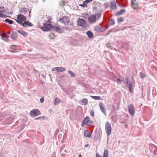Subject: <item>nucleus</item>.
I'll use <instances>...</instances> for the list:
<instances>
[{
	"label": "nucleus",
	"instance_id": "1",
	"mask_svg": "<svg viewBox=\"0 0 157 157\" xmlns=\"http://www.w3.org/2000/svg\"><path fill=\"white\" fill-rule=\"evenodd\" d=\"M101 15V13L96 14L95 15H91L88 18V20L90 23H93L95 22L97 20H98L100 18Z\"/></svg>",
	"mask_w": 157,
	"mask_h": 157
},
{
	"label": "nucleus",
	"instance_id": "2",
	"mask_svg": "<svg viewBox=\"0 0 157 157\" xmlns=\"http://www.w3.org/2000/svg\"><path fill=\"white\" fill-rule=\"evenodd\" d=\"M117 80L120 82L122 81L125 84V86L129 88L130 90L129 92L131 93L132 91L133 84L131 82L129 81L128 79L127 78H125V79H123L122 81L119 78H118L117 79Z\"/></svg>",
	"mask_w": 157,
	"mask_h": 157
},
{
	"label": "nucleus",
	"instance_id": "3",
	"mask_svg": "<svg viewBox=\"0 0 157 157\" xmlns=\"http://www.w3.org/2000/svg\"><path fill=\"white\" fill-rule=\"evenodd\" d=\"M50 19L43 23V26L41 27V29L44 31H48L52 29V26L51 24Z\"/></svg>",
	"mask_w": 157,
	"mask_h": 157
},
{
	"label": "nucleus",
	"instance_id": "4",
	"mask_svg": "<svg viewBox=\"0 0 157 157\" xmlns=\"http://www.w3.org/2000/svg\"><path fill=\"white\" fill-rule=\"evenodd\" d=\"M17 19L15 20L16 21L21 25L26 20V17L22 14H20L17 15Z\"/></svg>",
	"mask_w": 157,
	"mask_h": 157
},
{
	"label": "nucleus",
	"instance_id": "5",
	"mask_svg": "<svg viewBox=\"0 0 157 157\" xmlns=\"http://www.w3.org/2000/svg\"><path fill=\"white\" fill-rule=\"evenodd\" d=\"M105 129L108 136H110L111 134V124L108 122L106 123Z\"/></svg>",
	"mask_w": 157,
	"mask_h": 157
},
{
	"label": "nucleus",
	"instance_id": "6",
	"mask_svg": "<svg viewBox=\"0 0 157 157\" xmlns=\"http://www.w3.org/2000/svg\"><path fill=\"white\" fill-rule=\"evenodd\" d=\"M128 112L132 116H133L135 113V109L134 108L133 105L131 104L128 105Z\"/></svg>",
	"mask_w": 157,
	"mask_h": 157
},
{
	"label": "nucleus",
	"instance_id": "7",
	"mask_svg": "<svg viewBox=\"0 0 157 157\" xmlns=\"http://www.w3.org/2000/svg\"><path fill=\"white\" fill-rule=\"evenodd\" d=\"M77 23L78 25L80 26L85 27L86 24L85 21L82 18H79Z\"/></svg>",
	"mask_w": 157,
	"mask_h": 157
},
{
	"label": "nucleus",
	"instance_id": "8",
	"mask_svg": "<svg viewBox=\"0 0 157 157\" xmlns=\"http://www.w3.org/2000/svg\"><path fill=\"white\" fill-rule=\"evenodd\" d=\"M59 21L61 23H63L66 24L68 23L69 19V17H64L62 18L59 19Z\"/></svg>",
	"mask_w": 157,
	"mask_h": 157
},
{
	"label": "nucleus",
	"instance_id": "9",
	"mask_svg": "<svg viewBox=\"0 0 157 157\" xmlns=\"http://www.w3.org/2000/svg\"><path fill=\"white\" fill-rule=\"evenodd\" d=\"M65 70V68L62 67H54L52 69V71H57L59 72H61L63 71H64Z\"/></svg>",
	"mask_w": 157,
	"mask_h": 157
},
{
	"label": "nucleus",
	"instance_id": "10",
	"mask_svg": "<svg viewBox=\"0 0 157 157\" xmlns=\"http://www.w3.org/2000/svg\"><path fill=\"white\" fill-rule=\"evenodd\" d=\"M117 2L115 0H113L111 2L110 4V8L112 10H114L117 9L116 5Z\"/></svg>",
	"mask_w": 157,
	"mask_h": 157
},
{
	"label": "nucleus",
	"instance_id": "11",
	"mask_svg": "<svg viewBox=\"0 0 157 157\" xmlns=\"http://www.w3.org/2000/svg\"><path fill=\"white\" fill-rule=\"evenodd\" d=\"M21 25L24 27H27L29 26L31 27L33 26V25L31 23L26 21L22 23Z\"/></svg>",
	"mask_w": 157,
	"mask_h": 157
},
{
	"label": "nucleus",
	"instance_id": "12",
	"mask_svg": "<svg viewBox=\"0 0 157 157\" xmlns=\"http://www.w3.org/2000/svg\"><path fill=\"white\" fill-rule=\"evenodd\" d=\"M31 115L33 116H37L40 115V112L37 109H33L31 111Z\"/></svg>",
	"mask_w": 157,
	"mask_h": 157
},
{
	"label": "nucleus",
	"instance_id": "13",
	"mask_svg": "<svg viewBox=\"0 0 157 157\" xmlns=\"http://www.w3.org/2000/svg\"><path fill=\"white\" fill-rule=\"evenodd\" d=\"M99 106L101 110L105 115H106V109L103 103L100 102L99 103Z\"/></svg>",
	"mask_w": 157,
	"mask_h": 157
},
{
	"label": "nucleus",
	"instance_id": "14",
	"mask_svg": "<svg viewBox=\"0 0 157 157\" xmlns=\"http://www.w3.org/2000/svg\"><path fill=\"white\" fill-rule=\"evenodd\" d=\"M17 30L18 33L24 37H26L28 35V33H27L21 29H18Z\"/></svg>",
	"mask_w": 157,
	"mask_h": 157
},
{
	"label": "nucleus",
	"instance_id": "15",
	"mask_svg": "<svg viewBox=\"0 0 157 157\" xmlns=\"http://www.w3.org/2000/svg\"><path fill=\"white\" fill-rule=\"evenodd\" d=\"M109 156V151L107 150H105L103 153V157H108ZM96 157H101L100 154L98 153L96 154Z\"/></svg>",
	"mask_w": 157,
	"mask_h": 157
},
{
	"label": "nucleus",
	"instance_id": "16",
	"mask_svg": "<svg viewBox=\"0 0 157 157\" xmlns=\"http://www.w3.org/2000/svg\"><path fill=\"white\" fill-rule=\"evenodd\" d=\"M84 121H85L86 125L88 126H90L92 123V121H90L89 117H85Z\"/></svg>",
	"mask_w": 157,
	"mask_h": 157
},
{
	"label": "nucleus",
	"instance_id": "17",
	"mask_svg": "<svg viewBox=\"0 0 157 157\" xmlns=\"http://www.w3.org/2000/svg\"><path fill=\"white\" fill-rule=\"evenodd\" d=\"M131 6L134 9H136L139 8V5L137 3H135L134 1H131Z\"/></svg>",
	"mask_w": 157,
	"mask_h": 157
},
{
	"label": "nucleus",
	"instance_id": "18",
	"mask_svg": "<svg viewBox=\"0 0 157 157\" xmlns=\"http://www.w3.org/2000/svg\"><path fill=\"white\" fill-rule=\"evenodd\" d=\"M18 36L16 33L13 32L10 36V37L13 40H15L17 38Z\"/></svg>",
	"mask_w": 157,
	"mask_h": 157
},
{
	"label": "nucleus",
	"instance_id": "19",
	"mask_svg": "<svg viewBox=\"0 0 157 157\" xmlns=\"http://www.w3.org/2000/svg\"><path fill=\"white\" fill-rule=\"evenodd\" d=\"M52 29H53V30L56 31V32L59 33H61L63 32L62 29L59 27H56L55 26H52Z\"/></svg>",
	"mask_w": 157,
	"mask_h": 157
},
{
	"label": "nucleus",
	"instance_id": "20",
	"mask_svg": "<svg viewBox=\"0 0 157 157\" xmlns=\"http://www.w3.org/2000/svg\"><path fill=\"white\" fill-rule=\"evenodd\" d=\"M88 37L90 38H92L94 36V34L90 31L89 30L87 31L86 33Z\"/></svg>",
	"mask_w": 157,
	"mask_h": 157
},
{
	"label": "nucleus",
	"instance_id": "21",
	"mask_svg": "<svg viewBox=\"0 0 157 157\" xmlns=\"http://www.w3.org/2000/svg\"><path fill=\"white\" fill-rule=\"evenodd\" d=\"M125 12V9H121L120 11L117 12L116 13V15L117 16L120 15L124 13Z\"/></svg>",
	"mask_w": 157,
	"mask_h": 157
},
{
	"label": "nucleus",
	"instance_id": "22",
	"mask_svg": "<svg viewBox=\"0 0 157 157\" xmlns=\"http://www.w3.org/2000/svg\"><path fill=\"white\" fill-rule=\"evenodd\" d=\"M84 135L85 136L88 138H90L91 137L90 134L88 130H86L84 132Z\"/></svg>",
	"mask_w": 157,
	"mask_h": 157
},
{
	"label": "nucleus",
	"instance_id": "23",
	"mask_svg": "<svg viewBox=\"0 0 157 157\" xmlns=\"http://www.w3.org/2000/svg\"><path fill=\"white\" fill-rule=\"evenodd\" d=\"M60 100L58 98H55L54 104L55 105H57L60 102Z\"/></svg>",
	"mask_w": 157,
	"mask_h": 157
},
{
	"label": "nucleus",
	"instance_id": "24",
	"mask_svg": "<svg viewBox=\"0 0 157 157\" xmlns=\"http://www.w3.org/2000/svg\"><path fill=\"white\" fill-rule=\"evenodd\" d=\"M68 74L71 75V77H74L76 76V74L74 73L73 72L71 71H68Z\"/></svg>",
	"mask_w": 157,
	"mask_h": 157
},
{
	"label": "nucleus",
	"instance_id": "25",
	"mask_svg": "<svg viewBox=\"0 0 157 157\" xmlns=\"http://www.w3.org/2000/svg\"><path fill=\"white\" fill-rule=\"evenodd\" d=\"M27 9L26 8H22L21 9L20 12L21 13L26 14L27 12Z\"/></svg>",
	"mask_w": 157,
	"mask_h": 157
},
{
	"label": "nucleus",
	"instance_id": "26",
	"mask_svg": "<svg viewBox=\"0 0 157 157\" xmlns=\"http://www.w3.org/2000/svg\"><path fill=\"white\" fill-rule=\"evenodd\" d=\"M87 100L86 98L82 100L81 101L82 104L83 105H86L87 103Z\"/></svg>",
	"mask_w": 157,
	"mask_h": 157
},
{
	"label": "nucleus",
	"instance_id": "27",
	"mask_svg": "<svg viewBox=\"0 0 157 157\" xmlns=\"http://www.w3.org/2000/svg\"><path fill=\"white\" fill-rule=\"evenodd\" d=\"M6 22L9 23L10 24H12L13 23V21L11 20H10L9 19H6L5 20Z\"/></svg>",
	"mask_w": 157,
	"mask_h": 157
},
{
	"label": "nucleus",
	"instance_id": "28",
	"mask_svg": "<svg viewBox=\"0 0 157 157\" xmlns=\"http://www.w3.org/2000/svg\"><path fill=\"white\" fill-rule=\"evenodd\" d=\"M109 23L110 25H112L115 24V22L113 19H111L109 21Z\"/></svg>",
	"mask_w": 157,
	"mask_h": 157
},
{
	"label": "nucleus",
	"instance_id": "29",
	"mask_svg": "<svg viewBox=\"0 0 157 157\" xmlns=\"http://www.w3.org/2000/svg\"><path fill=\"white\" fill-rule=\"evenodd\" d=\"M91 97L94 99L95 100H99L100 98V97L98 96H92Z\"/></svg>",
	"mask_w": 157,
	"mask_h": 157
},
{
	"label": "nucleus",
	"instance_id": "30",
	"mask_svg": "<svg viewBox=\"0 0 157 157\" xmlns=\"http://www.w3.org/2000/svg\"><path fill=\"white\" fill-rule=\"evenodd\" d=\"M118 21L119 22H121L124 21V18L122 17H120L118 18Z\"/></svg>",
	"mask_w": 157,
	"mask_h": 157
},
{
	"label": "nucleus",
	"instance_id": "31",
	"mask_svg": "<svg viewBox=\"0 0 157 157\" xmlns=\"http://www.w3.org/2000/svg\"><path fill=\"white\" fill-rule=\"evenodd\" d=\"M80 6L82 7H87V4L84 2L82 4H80Z\"/></svg>",
	"mask_w": 157,
	"mask_h": 157
},
{
	"label": "nucleus",
	"instance_id": "32",
	"mask_svg": "<svg viewBox=\"0 0 157 157\" xmlns=\"http://www.w3.org/2000/svg\"><path fill=\"white\" fill-rule=\"evenodd\" d=\"M0 17L2 18H6L7 17L6 15L5 14L0 13Z\"/></svg>",
	"mask_w": 157,
	"mask_h": 157
},
{
	"label": "nucleus",
	"instance_id": "33",
	"mask_svg": "<svg viewBox=\"0 0 157 157\" xmlns=\"http://www.w3.org/2000/svg\"><path fill=\"white\" fill-rule=\"evenodd\" d=\"M5 11V10L3 7H0V13H4Z\"/></svg>",
	"mask_w": 157,
	"mask_h": 157
},
{
	"label": "nucleus",
	"instance_id": "34",
	"mask_svg": "<svg viewBox=\"0 0 157 157\" xmlns=\"http://www.w3.org/2000/svg\"><path fill=\"white\" fill-rule=\"evenodd\" d=\"M140 77L141 78H144L145 77V75L143 73L140 72Z\"/></svg>",
	"mask_w": 157,
	"mask_h": 157
},
{
	"label": "nucleus",
	"instance_id": "35",
	"mask_svg": "<svg viewBox=\"0 0 157 157\" xmlns=\"http://www.w3.org/2000/svg\"><path fill=\"white\" fill-rule=\"evenodd\" d=\"M94 29L95 31H97L98 32H99L100 29H99V27L98 26H96L95 27Z\"/></svg>",
	"mask_w": 157,
	"mask_h": 157
},
{
	"label": "nucleus",
	"instance_id": "36",
	"mask_svg": "<svg viewBox=\"0 0 157 157\" xmlns=\"http://www.w3.org/2000/svg\"><path fill=\"white\" fill-rule=\"evenodd\" d=\"M90 114L93 117L94 116V112L93 110H91V111Z\"/></svg>",
	"mask_w": 157,
	"mask_h": 157
},
{
	"label": "nucleus",
	"instance_id": "37",
	"mask_svg": "<svg viewBox=\"0 0 157 157\" xmlns=\"http://www.w3.org/2000/svg\"><path fill=\"white\" fill-rule=\"evenodd\" d=\"M92 1V0H86L84 2L85 3H89L90 2Z\"/></svg>",
	"mask_w": 157,
	"mask_h": 157
},
{
	"label": "nucleus",
	"instance_id": "38",
	"mask_svg": "<svg viewBox=\"0 0 157 157\" xmlns=\"http://www.w3.org/2000/svg\"><path fill=\"white\" fill-rule=\"evenodd\" d=\"M86 124L85 121L83 120V121L82 122L81 125L82 127H83L85 124Z\"/></svg>",
	"mask_w": 157,
	"mask_h": 157
},
{
	"label": "nucleus",
	"instance_id": "39",
	"mask_svg": "<svg viewBox=\"0 0 157 157\" xmlns=\"http://www.w3.org/2000/svg\"><path fill=\"white\" fill-rule=\"evenodd\" d=\"M59 130L58 129L56 130L55 132V135H56L59 133Z\"/></svg>",
	"mask_w": 157,
	"mask_h": 157
},
{
	"label": "nucleus",
	"instance_id": "40",
	"mask_svg": "<svg viewBox=\"0 0 157 157\" xmlns=\"http://www.w3.org/2000/svg\"><path fill=\"white\" fill-rule=\"evenodd\" d=\"M40 101L41 103H43L44 101V98H41L40 99Z\"/></svg>",
	"mask_w": 157,
	"mask_h": 157
},
{
	"label": "nucleus",
	"instance_id": "41",
	"mask_svg": "<svg viewBox=\"0 0 157 157\" xmlns=\"http://www.w3.org/2000/svg\"><path fill=\"white\" fill-rule=\"evenodd\" d=\"M106 46L108 48H110L111 46L110 45V44L109 43L107 44Z\"/></svg>",
	"mask_w": 157,
	"mask_h": 157
},
{
	"label": "nucleus",
	"instance_id": "42",
	"mask_svg": "<svg viewBox=\"0 0 157 157\" xmlns=\"http://www.w3.org/2000/svg\"><path fill=\"white\" fill-rule=\"evenodd\" d=\"M104 27L105 28V29H104V30L105 31L108 29V28L109 27V26H108V25H107L105 26H104Z\"/></svg>",
	"mask_w": 157,
	"mask_h": 157
},
{
	"label": "nucleus",
	"instance_id": "43",
	"mask_svg": "<svg viewBox=\"0 0 157 157\" xmlns=\"http://www.w3.org/2000/svg\"><path fill=\"white\" fill-rule=\"evenodd\" d=\"M99 29H100V31H100V32H102V31H104V29L103 30L101 28H99Z\"/></svg>",
	"mask_w": 157,
	"mask_h": 157
},
{
	"label": "nucleus",
	"instance_id": "44",
	"mask_svg": "<svg viewBox=\"0 0 157 157\" xmlns=\"http://www.w3.org/2000/svg\"><path fill=\"white\" fill-rule=\"evenodd\" d=\"M63 28L64 29H66V30H67V29H69L68 28V27H64Z\"/></svg>",
	"mask_w": 157,
	"mask_h": 157
},
{
	"label": "nucleus",
	"instance_id": "45",
	"mask_svg": "<svg viewBox=\"0 0 157 157\" xmlns=\"http://www.w3.org/2000/svg\"><path fill=\"white\" fill-rule=\"evenodd\" d=\"M41 118V117H39L38 118H36L35 119V120H37L38 119H40Z\"/></svg>",
	"mask_w": 157,
	"mask_h": 157
},
{
	"label": "nucleus",
	"instance_id": "46",
	"mask_svg": "<svg viewBox=\"0 0 157 157\" xmlns=\"http://www.w3.org/2000/svg\"><path fill=\"white\" fill-rule=\"evenodd\" d=\"M89 145V144H85V147H87Z\"/></svg>",
	"mask_w": 157,
	"mask_h": 157
},
{
	"label": "nucleus",
	"instance_id": "47",
	"mask_svg": "<svg viewBox=\"0 0 157 157\" xmlns=\"http://www.w3.org/2000/svg\"><path fill=\"white\" fill-rule=\"evenodd\" d=\"M78 157H82V156L81 154H79L78 155Z\"/></svg>",
	"mask_w": 157,
	"mask_h": 157
},
{
	"label": "nucleus",
	"instance_id": "48",
	"mask_svg": "<svg viewBox=\"0 0 157 157\" xmlns=\"http://www.w3.org/2000/svg\"><path fill=\"white\" fill-rule=\"evenodd\" d=\"M2 37L4 38H6V36H2Z\"/></svg>",
	"mask_w": 157,
	"mask_h": 157
},
{
	"label": "nucleus",
	"instance_id": "49",
	"mask_svg": "<svg viewBox=\"0 0 157 157\" xmlns=\"http://www.w3.org/2000/svg\"><path fill=\"white\" fill-rule=\"evenodd\" d=\"M10 34V32H9L8 33H7V34Z\"/></svg>",
	"mask_w": 157,
	"mask_h": 157
},
{
	"label": "nucleus",
	"instance_id": "50",
	"mask_svg": "<svg viewBox=\"0 0 157 157\" xmlns=\"http://www.w3.org/2000/svg\"><path fill=\"white\" fill-rule=\"evenodd\" d=\"M41 75L42 77H43L44 76V75L43 74H42Z\"/></svg>",
	"mask_w": 157,
	"mask_h": 157
},
{
	"label": "nucleus",
	"instance_id": "51",
	"mask_svg": "<svg viewBox=\"0 0 157 157\" xmlns=\"http://www.w3.org/2000/svg\"><path fill=\"white\" fill-rule=\"evenodd\" d=\"M136 0H131V1H134V2L135 1H136Z\"/></svg>",
	"mask_w": 157,
	"mask_h": 157
},
{
	"label": "nucleus",
	"instance_id": "52",
	"mask_svg": "<svg viewBox=\"0 0 157 157\" xmlns=\"http://www.w3.org/2000/svg\"><path fill=\"white\" fill-rule=\"evenodd\" d=\"M31 13V11H29V14Z\"/></svg>",
	"mask_w": 157,
	"mask_h": 157
},
{
	"label": "nucleus",
	"instance_id": "53",
	"mask_svg": "<svg viewBox=\"0 0 157 157\" xmlns=\"http://www.w3.org/2000/svg\"><path fill=\"white\" fill-rule=\"evenodd\" d=\"M15 46V45H13L12 46Z\"/></svg>",
	"mask_w": 157,
	"mask_h": 157
}]
</instances>
